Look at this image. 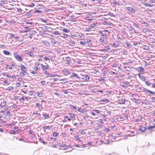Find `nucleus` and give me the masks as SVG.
<instances>
[{
	"mask_svg": "<svg viewBox=\"0 0 155 155\" xmlns=\"http://www.w3.org/2000/svg\"><path fill=\"white\" fill-rule=\"evenodd\" d=\"M62 72L65 75H66V74H71V73L67 69L64 68L62 70Z\"/></svg>",
	"mask_w": 155,
	"mask_h": 155,
	"instance_id": "obj_6",
	"label": "nucleus"
},
{
	"mask_svg": "<svg viewBox=\"0 0 155 155\" xmlns=\"http://www.w3.org/2000/svg\"><path fill=\"white\" fill-rule=\"evenodd\" d=\"M100 41L101 42H103L104 41V39L103 38H100Z\"/></svg>",
	"mask_w": 155,
	"mask_h": 155,
	"instance_id": "obj_60",
	"label": "nucleus"
},
{
	"mask_svg": "<svg viewBox=\"0 0 155 155\" xmlns=\"http://www.w3.org/2000/svg\"><path fill=\"white\" fill-rule=\"evenodd\" d=\"M127 10L129 12L132 13H134L135 12V11L134 9L133 8L130 7H127L126 8Z\"/></svg>",
	"mask_w": 155,
	"mask_h": 155,
	"instance_id": "obj_4",
	"label": "nucleus"
},
{
	"mask_svg": "<svg viewBox=\"0 0 155 155\" xmlns=\"http://www.w3.org/2000/svg\"><path fill=\"white\" fill-rule=\"evenodd\" d=\"M86 41L87 45V44H91V39H87Z\"/></svg>",
	"mask_w": 155,
	"mask_h": 155,
	"instance_id": "obj_17",
	"label": "nucleus"
},
{
	"mask_svg": "<svg viewBox=\"0 0 155 155\" xmlns=\"http://www.w3.org/2000/svg\"><path fill=\"white\" fill-rule=\"evenodd\" d=\"M53 93L55 95H59V94L58 92H55Z\"/></svg>",
	"mask_w": 155,
	"mask_h": 155,
	"instance_id": "obj_51",
	"label": "nucleus"
},
{
	"mask_svg": "<svg viewBox=\"0 0 155 155\" xmlns=\"http://www.w3.org/2000/svg\"><path fill=\"white\" fill-rule=\"evenodd\" d=\"M51 128L49 126H46L44 127L43 129L44 130H45L47 129H50Z\"/></svg>",
	"mask_w": 155,
	"mask_h": 155,
	"instance_id": "obj_24",
	"label": "nucleus"
},
{
	"mask_svg": "<svg viewBox=\"0 0 155 155\" xmlns=\"http://www.w3.org/2000/svg\"><path fill=\"white\" fill-rule=\"evenodd\" d=\"M5 22L7 23L10 24L11 23H14L15 22V21L13 20H12L11 21L9 20H6L5 21Z\"/></svg>",
	"mask_w": 155,
	"mask_h": 155,
	"instance_id": "obj_19",
	"label": "nucleus"
},
{
	"mask_svg": "<svg viewBox=\"0 0 155 155\" xmlns=\"http://www.w3.org/2000/svg\"><path fill=\"white\" fill-rule=\"evenodd\" d=\"M125 100L124 99H122L121 101V103L122 104H124L125 103Z\"/></svg>",
	"mask_w": 155,
	"mask_h": 155,
	"instance_id": "obj_43",
	"label": "nucleus"
},
{
	"mask_svg": "<svg viewBox=\"0 0 155 155\" xmlns=\"http://www.w3.org/2000/svg\"><path fill=\"white\" fill-rule=\"evenodd\" d=\"M20 75L21 76H23V77L25 75V74H24L23 73V72H21L20 73Z\"/></svg>",
	"mask_w": 155,
	"mask_h": 155,
	"instance_id": "obj_47",
	"label": "nucleus"
},
{
	"mask_svg": "<svg viewBox=\"0 0 155 155\" xmlns=\"http://www.w3.org/2000/svg\"><path fill=\"white\" fill-rule=\"evenodd\" d=\"M146 129H147L145 127L141 126L140 127L139 130L140 131H141L143 132L146 130Z\"/></svg>",
	"mask_w": 155,
	"mask_h": 155,
	"instance_id": "obj_10",
	"label": "nucleus"
},
{
	"mask_svg": "<svg viewBox=\"0 0 155 155\" xmlns=\"http://www.w3.org/2000/svg\"><path fill=\"white\" fill-rule=\"evenodd\" d=\"M62 91L64 92V93L65 94H67L68 93V92L66 90L64 91Z\"/></svg>",
	"mask_w": 155,
	"mask_h": 155,
	"instance_id": "obj_46",
	"label": "nucleus"
},
{
	"mask_svg": "<svg viewBox=\"0 0 155 155\" xmlns=\"http://www.w3.org/2000/svg\"><path fill=\"white\" fill-rule=\"evenodd\" d=\"M137 70L140 72H143L144 70L143 68L141 67H138L137 68Z\"/></svg>",
	"mask_w": 155,
	"mask_h": 155,
	"instance_id": "obj_18",
	"label": "nucleus"
},
{
	"mask_svg": "<svg viewBox=\"0 0 155 155\" xmlns=\"http://www.w3.org/2000/svg\"><path fill=\"white\" fill-rule=\"evenodd\" d=\"M114 5H119V3L116 2V1H115L114 2H113V3Z\"/></svg>",
	"mask_w": 155,
	"mask_h": 155,
	"instance_id": "obj_42",
	"label": "nucleus"
},
{
	"mask_svg": "<svg viewBox=\"0 0 155 155\" xmlns=\"http://www.w3.org/2000/svg\"><path fill=\"white\" fill-rule=\"evenodd\" d=\"M140 79L143 81L145 82L146 81V78L143 76H142L141 77H140Z\"/></svg>",
	"mask_w": 155,
	"mask_h": 155,
	"instance_id": "obj_20",
	"label": "nucleus"
},
{
	"mask_svg": "<svg viewBox=\"0 0 155 155\" xmlns=\"http://www.w3.org/2000/svg\"><path fill=\"white\" fill-rule=\"evenodd\" d=\"M71 75L70 76L71 77H74L76 78H77L79 79L80 78L78 76V74H76L74 72H72L71 73Z\"/></svg>",
	"mask_w": 155,
	"mask_h": 155,
	"instance_id": "obj_7",
	"label": "nucleus"
},
{
	"mask_svg": "<svg viewBox=\"0 0 155 155\" xmlns=\"http://www.w3.org/2000/svg\"><path fill=\"white\" fill-rule=\"evenodd\" d=\"M91 1L95 4L99 3L101 2V0H91Z\"/></svg>",
	"mask_w": 155,
	"mask_h": 155,
	"instance_id": "obj_15",
	"label": "nucleus"
},
{
	"mask_svg": "<svg viewBox=\"0 0 155 155\" xmlns=\"http://www.w3.org/2000/svg\"><path fill=\"white\" fill-rule=\"evenodd\" d=\"M133 25L136 28H140V26L134 22H133Z\"/></svg>",
	"mask_w": 155,
	"mask_h": 155,
	"instance_id": "obj_16",
	"label": "nucleus"
},
{
	"mask_svg": "<svg viewBox=\"0 0 155 155\" xmlns=\"http://www.w3.org/2000/svg\"><path fill=\"white\" fill-rule=\"evenodd\" d=\"M86 145L85 144H83L81 146V147H86Z\"/></svg>",
	"mask_w": 155,
	"mask_h": 155,
	"instance_id": "obj_63",
	"label": "nucleus"
},
{
	"mask_svg": "<svg viewBox=\"0 0 155 155\" xmlns=\"http://www.w3.org/2000/svg\"><path fill=\"white\" fill-rule=\"evenodd\" d=\"M151 100L152 102H155V97H152L151 98Z\"/></svg>",
	"mask_w": 155,
	"mask_h": 155,
	"instance_id": "obj_37",
	"label": "nucleus"
},
{
	"mask_svg": "<svg viewBox=\"0 0 155 155\" xmlns=\"http://www.w3.org/2000/svg\"><path fill=\"white\" fill-rule=\"evenodd\" d=\"M35 6V4L33 3H31L29 5H27V6L28 7H33Z\"/></svg>",
	"mask_w": 155,
	"mask_h": 155,
	"instance_id": "obj_31",
	"label": "nucleus"
},
{
	"mask_svg": "<svg viewBox=\"0 0 155 155\" xmlns=\"http://www.w3.org/2000/svg\"><path fill=\"white\" fill-rule=\"evenodd\" d=\"M81 78L84 80L87 81L90 78L88 75L85 74L82 76Z\"/></svg>",
	"mask_w": 155,
	"mask_h": 155,
	"instance_id": "obj_3",
	"label": "nucleus"
},
{
	"mask_svg": "<svg viewBox=\"0 0 155 155\" xmlns=\"http://www.w3.org/2000/svg\"><path fill=\"white\" fill-rule=\"evenodd\" d=\"M144 6H145L146 7H152V5L149 4H147V3H144Z\"/></svg>",
	"mask_w": 155,
	"mask_h": 155,
	"instance_id": "obj_25",
	"label": "nucleus"
},
{
	"mask_svg": "<svg viewBox=\"0 0 155 155\" xmlns=\"http://www.w3.org/2000/svg\"><path fill=\"white\" fill-rule=\"evenodd\" d=\"M129 83V82L127 81H124L123 82V84H127Z\"/></svg>",
	"mask_w": 155,
	"mask_h": 155,
	"instance_id": "obj_52",
	"label": "nucleus"
},
{
	"mask_svg": "<svg viewBox=\"0 0 155 155\" xmlns=\"http://www.w3.org/2000/svg\"><path fill=\"white\" fill-rule=\"evenodd\" d=\"M51 140L53 141H56V139L54 138H51Z\"/></svg>",
	"mask_w": 155,
	"mask_h": 155,
	"instance_id": "obj_56",
	"label": "nucleus"
},
{
	"mask_svg": "<svg viewBox=\"0 0 155 155\" xmlns=\"http://www.w3.org/2000/svg\"><path fill=\"white\" fill-rule=\"evenodd\" d=\"M19 100L20 102L24 101V97H22L21 98L19 99Z\"/></svg>",
	"mask_w": 155,
	"mask_h": 155,
	"instance_id": "obj_36",
	"label": "nucleus"
},
{
	"mask_svg": "<svg viewBox=\"0 0 155 155\" xmlns=\"http://www.w3.org/2000/svg\"><path fill=\"white\" fill-rule=\"evenodd\" d=\"M13 88V87L12 86H9L8 87V88L6 89V90L10 91L12 90Z\"/></svg>",
	"mask_w": 155,
	"mask_h": 155,
	"instance_id": "obj_28",
	"label": "nucleus"
},
{
	"mask_svg": "<svg viewBox=\"0 0 155 155\" xmlns=\"http://www.w3.org/2000/svg\"><path fill=\"white\" fill-rule=\"evenodd\" d=\"M62 31L66 33H68L69 31V30L65 28L63 29Z\"/></svg>",
	"mask_w": 155,
	"mask_h": 155,
	"instance_id": "obj_27",
	"label": "nucleus"
},
{
	"mask_svg": "<svg viewBox=\"0 0 155 155\" xmlns=\"http://www.w3.org/2000/svg\"><path fill=\"white\" fill-rule=\"evenodd\" d=\"M151 87L155 88V83L152 84V85Z\"/></svg>",
	"mask_w": 155,
	"mask_h": 155,
	"instance_id": "obj_55",
	"label": "nucleus"
},
{
	"mask_svg": "<svg viewBox=\"0 0 155 155\" xmlns=\"http://www.w3.org/2000/svg\"><path fill=\"white\" fill-rule=\"evenodd\" d=\"M36 72L35 71H33L31 72V73H32V74H35L36 73Z\"/></svg>",
	"mask_w": 155,
	"mask_h": 155,
	"instance_id": "obj_59",
	"label": "nucleus"
},
{
	"mask_svg": "<svg viewBox=\"0 0 155 155\" xmlns=\"http://www.w3.org/2000/svg\"><path fill=\"white\" fill-rule=\"evenodd\" d=\"M61 36L64 38H66L67 37L68 35L67 34L63 33H61L60 34Z\"/></svg>",
	"mask_w": 155,
	"mask_h": 155,
	"instance_id": "obj_13",
	"label": "nucleus"
},
{
	"mask_svg": "<svg viewBox=\"0 0 155 155\" xmlns=\"http://www.w3.org/2000/svg\"><path fill=\"white\" fill-rule=\"evenodd\" d=\"M124 68L126 69V70H127L128 71H130L131 70L130 68L129 67H128V66L125 67Z\"/></svg>",
	"mask_w": 155,
	"mask_h": 155,
	"instance_id": "obj_30",
	"label": "nucleus"
},
{
	"mask_svg": "<svg viewBox=\"0 0 155 155\" xmlns=\"http://www.w3.org/2000/svg\"><path fill=\"white\" fill-rule=\"evenodd\" d=\"M92 142H88L87 143V145H90L92 144Z\"/></svg>",
	"mask_w": 155,
	"mask_h": 155,
	"instance_id": "obj_57",
	"label": "nucleus"
},
{
	"mask_svg": "<svg viewBox=\"0 0 155 155\" xmlns=\"http://www.w3.org/2000/svg\"><path fill=\"white\" fill-rule=\"evenodd\" d=\"M37 95L39 97H42L43 96V94L42 93H38Z\"/></svg>",
	"mask_w": 155,
	"mask_h": 155,
	"instance_id": "obj_34",
	"label": "nucleus"
},
{
	"mask_svg": "<svg viewBox=\"0 0 155 155\" xmlns=\"http://www.w3.org/2000/svg\"><path fill=\"white\" fill-rule=\"evenodd\" d=\"M61 81H63V83H64L66 82V79H63L61 80Z\"/></svg>",
	"mask_w": 155,
	"mask_h": 155,
	"instance_id": "obj_50",
	"label": "nucleus"
},
{
	"mask_svg": "<svg viewBox=\"0 0 155 155\" xmlns=\"http://www.w3.org/2000/svg\"><path fill=\"white\" fill-rule=\"evenodd\" d=\"M21 71H23L24 72H25L27 71V68L22 64L21 65Z\"/></svg>",
	"mask_w": 155,
	"mask_h": 155,
	"instance_id": "obj_9",
	"label": "nucleus"
},
{
	"mask_svg": "<svg viewBox=\"0 0 155 155\" xmlns=\"http://www.w3.org/2000/svg\"><path fill=\"white\" fill-rule=\"evenodd\" d=\"M148 2H149L150 3H152L153 2V1L152 0H150Z\"/></svg>",
	"mask_w": 155,
	"mask_h": 155,
	"instance_id": "obj_62",
	"label": "nucleus"
},
{
	"mask_svg": "<svg viewBox=\"0 0 155 155\" xmlns=\"http://www.w3.org/2000/svg\"><path fill=\"white\" fill-rule=\"evenodd\" d=\"M53 136L54 137H57L58 135V133L57 132H53Z\"/></svg>",
	"mask_w": 155,
	"mask_h": 155,
	"instance_id": "obj_32",
	"label": "nucleus"
},
{
	"mask_svg": "<svg viewBox=\"0 0 155 155\" xmlns=\"http://www.w3.org/2000/svg\"><path fill=\"white\" fill-rule=\"evenodd\" d=\"M39 140L41 143H42L43 144H45V142L41 138V137L39 138Z\"/></svg>",
	"mask_w": 155,
	"mask_h": 155,
	"instance_id": "obj_26",
	"label": "nucleus"
},
{
	"mask_svg": "<svg viewBox=\"0 0 155 155\" xmlns=\"http://www.w3.org/2000/svg\"><path fill=\"white\" fill-rule=\"evenodd\" d=\"M154 128H155V124L153 126H149L147 128V129L149 130H151Z\"/></svg>",
	"mask_w": 155,
	"mask_h": 155,
	"instance_id": "obj_23",
	"label": "nucleus"
},
{
	"mask_svg": "<svg viewBox=\"0 0 155 155\" xmlns=\"http://www.w3.org/2000/svg\"><path fill=\"white\" fill-rule=\"evenodd\" d=\"M51 43L53 45H55L56 44V41H51Z\"/></svg>",
	"mask_w": 155,
	"mask_h": 155,
	"instance_id": "obj_61",
	"label": "nucleus"
},
{
	"mask_svg": "<svg viewBox=\"0 0 155 155\" xmlns=\"http://www.w3.org/2000/svg\"><path fill=\"white\" fill-rule=\"evenodd\" d=\"M10 37L14 38L15 37V35H14L12 34H10Z\"/></svg>",
	"mask_w": 155,
	"mask_h": 155,
	"instance_id": "obj_54",
	"label": "nucleus"
},
{
	"mask_svg": "<svg viewBox=\"0 0 155 155\" xmlns=\"http://www.w3.org/2000/svg\"><path fill=\"white\" fill-rule=\"evenodd\" d=\"M148 92H149L151 94H155L154 92H152L149 90Z\"/></svg>",
	"mask_w": 155,
	"mask_h": 155,
	"instance_id": "obj_45",
	"label": "nucleus"
},
{
	"mask_svg": "<svg viewBox=\"0 0 155 155\" xmlns=\"http://www.w3.org/2000/svg\"><path fill=\"white\" fill-rule=\"evenodd\" d=\"M10 133L11 134H15V132L14 130H11L10 131Z\"/></svg>",
	"mask_w": 155,
	"mask_h": 155,
	"instance_id": "obj_41",
	"label": "nucleus"
},
{
	"mask_svg": "<svg viewBox=\"0 0 155 155\" xmlns=\"http://www.w3.org/2000/svg\"><path fill=\"white\" fill-rule=\"evenodd\" d=\"M65 118L67 119L69 121H70L71 120V119L70 118H68V116H66L65 117Z\"/></svg>",
	"mask_w": 155,
	"mask_h": 155,
	"instance_id": "obj_44",
	"label": "nucleus"
},
{
	"mask_svg": "<svg viewBox=\"0 0 155 155\" xmlns=\"http://www.w3.org/2000/svg\"><path fill=\"white\" fill-rule=\"evenodd\" d=\"M104 77L101 78L100 79H99V81H104Z\"/></svg>",
	"mask_w": 155,
	"mask_h": 155,
	"instance_id": "obj_39",
	"label": "nucleus"
},
{
	"mask_svg": "<svg viewBox=\"0 0 155 155\" xmlns=\"http://www.w3.org/2000/svg\"><path fill=\"white\" fill-rule=\"evenodd\" d=\"M14 56L16 59L18 61H22V58L23 57V55H19L16 53L14 52Z\"/></svg>",
	"mask_w": 155,
	"mask_h": 155,
	"instance_id": "obj_1",
	"label": "nucleus"
},
{
	"mask_svg": "<svg viewBox=\"0 0 155 155\" xmlns=\"http://www.w3.org/2000/svg\"><path fill=\"white\" fill-rule=\"evenodd\" d=\"M93 111H95L96 113L98 114H99L100 113L99 110H93Z\"/></svg>",
	"mask_w": 155,
	"mask_h": 155,
	"instance_id": "obj_53",
	"label": "nucleus"
},
{
	"mask_svg": "<svg viewBox=\"0 0 155 155\" xmlns=\"http://www.w3.org/2000/svg\"><path fill=\"white\" fill-rule=\"evenodd\" d=\"M3 53L5 54L8 55H9L10 54V53L6 50H4L3 51Z\"/></svg>",
	"mask_w": 155,
	"mask_h": 155,
	"instance_id": "obj_14",
	"label": "nucleus"
},
{
	"mask_svg": "<svg viewBox=\"0 0 155 155\" xmlns=\"http://www.w3.org/2000/svg\"><path fill=\"white\" fill-rule=\"evenodd\" d=\"M47 77H59V76L56 74H52L50 73H47Z\"/></svg>",
	"mask_w": 155,
	"mask_h": 155,
	"instance_id": "obj_5",
	"label": "nucleus"
},
{
	"mask_svg": "<svg viewBox=\"0 0 155 155\" xmlns=\"http://www.w3.org/2000/svg\"><path fill=\"white\" fill-rule=\"evenodd\" d=\"M91 114L93 116H95V114L94 113V112H91Z\"/></svg>",
	"mask_w": 155,
	"mask_h": 155,
	"instance_id": "obj_64",
	"label": "nucleus"
},
{
	"mask_svg": "<svg viewBox=\"0 0 155 155\" xmlns=\"http://www.w3.org/2000/svg\"><path fill=\"white\" fill-rule=\"evenodd\" d=\"M80 43L83 45H86L87 44L86 41H80Z\"/></svg>",
	"mask_w": 155,
	"mask_h": 155,
	"instance_id": "obj_21",
	"label": "nucleus"
},
{
	"mask_svg": "<svg viewBox=\"0 0 155 155\" xmlns=\"http://www.w3.org/2000/svg\"><path fill=\"white\" fill-rule=\"evenodd\" d=\"M145 82L146 84L148 86H150L151 84V83L147 81H146Z\"/></svg>",
	"mask_w": 155,
	"mask_h": 155,
	"instance_id": "obj_33",
	"label": "nucleus"
},
{
	"mask_svg": "<svg viewBox=\"0 0 155 155\" xmlns=\"http://www.w3.org/2000/svg\"><path fill=\"white\" fill-rule=\"evenodd\" d=\"M43 118L44 119H46L49 118V116L48 115L46 114H44V113L43 114Z\"/></svg>",
	"mask_w": 155,
	"mask_h": 155,
	"instance_id": "obj_22",
	"label": "nucleus"
},
{
	"mask_svg": "<svg viewBox=\"0 0 155 155\" xmlns=\"http://www.w3.org/2000/svg\"><path fill=\"white\" fill-rule=\"evenodd\" d=\"M124 46L127 48H128L129 47L130 45L128 43H124Z\"/></svg>",
	"mask_w": 155,
	"mask_h": 155,
	"instance_id": "obj_35",
	"label": "nucleus"
},
{
	"mask_svg": "<svg viewBox=\"0 0 155 155\" xmlns=\"http://www.w3.org/2000/svg\"><path fill=\"white\" fill-rule=\"evenodd\" d=\"M43 110V108L41 106V105L38 107V110L39 111H41Z\"/></svg>",
	"mask_w": 155,
	"mask_h": 155,
	"instance_id": "obj_38",
	"label": "nucleus"
},
{
	"mask_svg": "<svg viewBox=\"0 0 155 155\" xmlns=\"http://www.w3.org/2000/svg\"><path fill=\"white\" fill-rule=\"evenodd\" d=\"M35 105L38 107H40L41 105L40 104H39L38 103H36Z\"/></svg>",
	"mask_w": 155,
	"mask_h": 155,
	"instance_id": "obj_48",
	"label": "nucleus"
},
{
	"mask_svg": "<svg viewBox=\"0 0 155 155\" xmlns=\"http://www.w3.org/2000/svg\"><path fill=\"white\" fill-rule=\"evenodd\" d=\"M41 68L43 70H45L46 69H47L49 68V65H47L46 66H45V65H43L42 64H41Z\"/></svg>",
	"mask_w": 155,
	"mask_h": 155,
	"instance_id": "obj_12",
	"label": "nucleus"
},
{
	"mask_svg": "<svg viewBox=\"0 0 155 155\" xmlns=\"http://www.w3.org/2000/svg\"><path fill=\"white\" fill-rule=\"evenodd\" d=\"M3 83L4 84H5L8 83V81L7 80H5L4 81Z\"/></svg>",
	"mask_w": 155,
	"mask_h": 155,
	"instance_id": "obj_58",
	"label": "nucleus"
},
{
	"mask_svg": "<svg viewBox=\"0 0 155 155\" xmlns=\"http://www.w3.org/2000/svg\"><path fill=\"white\" fill-rule=\"evenodd\" d=\"M59 147L62 150H66L68 148V147L66 145L60 144L59 145Z\"/></svg>",
	"mask_w": 155,
	"mask_h": 155,
	"instance_id": "obj_2",
	"label": "nucleus"
},
{
	"mask_svg": "<svg viewBox=\"0 0 155 155\" xmlns=\"http://www.w3.org/2000/svg\"><path fill=\"white\" fill-rule=\"evenodd\" d=\"M32 116H34V117H37L38 116H41V114L40 113H38L37 111H36L35 112L33 113Z\"/></svg>",
	"mask_w": 155,
	"mask_h": 155,
	"instance_id": "obj_8",
	"label": "nucleus"
},
{
	"mask_svg": "<svg viewBox=\"0 0 155 155\" xmlns=\"http://www.w3.org/2000/svg\"><path fill=\"white\" fill-rule=\"evenodd\" d=\"M106 143H104V144H109V143H110V141L109 140H106Z\"/></svg>",
	"mask_w": 155,
	"mask_h": 155,
	"instance_id": "obj_40",
	"label": "nucleus"
},
{
	"mask_svg": "<svg viewBox=\"0 0 155 155\" xmlns=\"http://www.w3.org/2000/svg\"><path fill=\"white\" fill-rule=\"evenodd\" d=\"M140 23H141V24L146 25V26H147L148 25V23L146 22H145L144 21H140Z\"/></svg>",
	"mask_w": 155,
	"mask_h": 155,
	"instance_id": "obj_29",
	"label": "nucleus"
},
{
	"mask_svg": "<svg viewBox=\"0 0 155 155\" xmlns=\"http://www.w3.org/2000/svg\"><path fill=\"white\" fill-rule=\"evenodd\" d=\"M40 83L42 84V85H44L45 84V81H41V82H40Z\"/></svg>",
	"mask_w": 155,
	"mask_h": 155,
	"instance_id": "obj_49",
	"label": "nucleus"
},
{
	"mask_svg": "<svg viewBox=\"0 0 155 155\" xmlns=\"http://www.w3.org/2000/svg\"><path fill=\"white\" fill-rule=\"evenodd\" d=\"M25 55L27 56V55H28L30 57H32L34 56V53L33 52L30 51L28 52L25 53Z\"/></svg>",
	"mask_w": 155,
	"mask_h": 155,
	"instance_id": "obj_11",
	"label": "nucleus"
}]
</instances>
